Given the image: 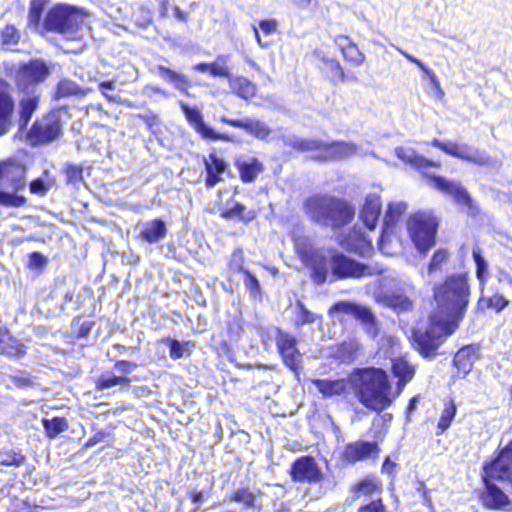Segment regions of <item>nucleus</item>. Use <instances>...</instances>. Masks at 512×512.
I'll return each instance as SVG.
<instances>
[{"mask_svg":"<svg viewBox=\"0 0 512 512\" xmlns=\"http://www.w3.org/2000/svg\"><path fill=\"white\" fill-rule=\"evenodd\" d=\"M26 352L27 347L21 341L14 338L6 328L0 327V355L20 358Z\"/></svg>","mask_w":512,"mask_h":512,"instance_id":"obj_25","label":"nucleus"},{"mask_svg":"<svg viewBox=\"0 0 512 512\" xmlns=\"http://www.w3.org/2000/svg\"><path fill=\"white\" fill-rule=\"evenodd\" d=\"M303 209L312 221L333 228L349 224L355 215L354 207L347 201L327 195L308 198Z\"/></svg>","mask_w":512,"mask_h":512,"instance_id":"obj_4","label":"nucleus"},{"mask_svg":"<svg viewBox=\"0 0 512 512\" xmlns=\"http://www.w3.org/2000/svg\"><path fill=\"white\" fill-rule=\"evenodd\" d=\"M135 367L134 363L125 360H120L115 364V369L123 374L131 373Z\"/></svg>","mask_w":512,"mask_h":512,"instance_id":"obj_63","label":"nucleus"},{"mask_svg":"<svg viewBox=\"0 0 512 512\" xmlns=\"http://www.w3.org/2000/svg\"><path fill=\"white\" fill-rule=\"evenodd\" d=\"M469 285L466 274H454L446 278L443 284L434 287L436 309L444 321L458 326L469 303Z\"/></svg>","mask_w":512,"mask_h":512,"instance_id":"obj_3","label":"nucleus"},{"mask_svg":"<svg viewBox=\"0 0 512 512\" xmlns=\"http://www.w3.org/2000/svg\"><path fill=\"white\" fill-rule=\"evenodd\" d=\"M381 208L382 203L378 194L372 193L366 196L360 212V218L369 230L375 229L381 213Z\"/></svg>","mask_w":512,"mask_h":512,"instance_id":"obj_21","label":"nucleus"},{"mask_svg":"<svg viewBox=\"0 0 512 512\" xmlns=\"http://www.w3.org/2000/svg\"><path fill=\"white\" fill-rule=\"evenodd\" d=\"M19 39L20 33L13 25H6L1 32V43L7 48L18 44Z\"/></svg>","mask_w":512,"mask_h":512,"instance_id":"obj_49","label":"nucleus"},{"mask_svg":"<svg viewBox=\"0 0 512 512\" xmlns=\"http://www.w3.org/2000/svg\"><path fill=\"white\" fill-rule=\"evenodd\" d=\"M55 183V176L49 170H44L38 178L31 181L29 184V190L32 194L44 196L50 191Z\"/></svg>","mask_w":512,"mask_h":512,"instance_id":"obj_36","label":"nucleus"},{"mask_svg":"<svg viewBox=\"0 0 512 512\" xmlns=\"http://www.w3.org/2000/svg\"><path fill=\"white\" fill-rule=\"evenodd\" d=\"M261 492L259 490H251L249 488H241L235 491L232 500L243 504L246 508L260 509L259 499Z\"/></svg>","mask_w":512,"mask_h":512,"instance_id":"obj_39","label":"nucleus"},{"mask_svg":"<svg viewBox=\"0 0 512 512\" xmlns=\"http://www.w3.org/2000/svg\"><path fill=\"white\" fill-rule=\"evenodd\" d=\"M24 456L20 453H6L0 455V464L5 466H20Z\"/></svg>","mask_w":512,"mask_h":512,"instance_id":"obj_57","label":"nucleus"},{"mask_svg":"<svg viewBox=\"0 0 512 512\" xmlns=\"http://www.w3.org/2000/svg\"><path fill=\"white\" fill-rule=\"evenodd\" d=\"M14 101L6 87L0 82V136L6 134L12 126Z\"/></svg>","mask_w":512,"mask_h":512,"instance_id":"obj_24","label":"nucleus"},{"mask_svg":"<svg viewBox=\"0 0 512 512\" xmlns=\"http://www.w3.org/2000/svg\"><path fill=\"white\" fill-rule=\"evenodd\" d=\"M392 369L395 377L399 378L397 383L398 393L396 394L398 396L406 383L413 378L415 369L404 358L395 359L393 361Z\"/></svg>","mask_w":512,"mask_h":512,"instance_id":"obj_34","label":"nucleus"},{"mask_svg":"<svg viewBox=\"0 0 512 512\" xmlns=\"http://www.w3.org/2000/svg\"><path fill=\"white\" fill-rule=\"evenodd\" d=\"M332 317H338L339 314L351 315L360 320L367 326L368 332L373 336L377 333L376 319L371 309L349 301H340L335 303L329 310Z\"/></svg>","mask_w":512,"mask_h":512,"instance_id":"obj_11","label":"nucleus"},{"mask_svg":"<svg viewBox=\"0 0 512 512\" xmlns=\"http://www.w3.org/2000/svg\"><path fill=\"white\" fill-rule=\"evenodd\" d=\"M472 257L476 266V277L479 281L481 291H484V286L487 282L489 276V266L488 262L482 255V250L480 247L475 246L472 250Z\"/></svg>","mask_w":512,"mask_h":512,"instance_id":"obj_40","label":"nucleus"},{"mask_svg":"<svg viewBox=\"0 0 512 512\" xmlns=\"http://www.w3.org/2000/svg\"><path fill=\"white\" fill-rule=\"evenodd\" d=\"M335 43L341 50L345 60L351 62L355 66H359L364 62V54L359 50L356 44L351 42L349 37L339 35L335 38Z\"/></svg>","mask_w":512,"mask_h":512,"instance_id":"obj_30","label":"nucleus"},{"mask_svg":"<svg viewBox=\"0 0 512 512\" xmlns=\"http://www.w3.org/2000/svg\"><path fill=\"white\" fill-rule=\"evenodd\" d=\"M293 147L303 152H315L316 160H342L358 153V146L353 142L335 141L325 143L317 139H299L294 141Z\"/></svg>","mask_w":512,"mask_h":512,"instance_id":"obj_7","label":"nucleus"},{"mask_svg":"<svg viewBox=\"0 0 512 512\" xmlns=\"http://www.w3.org/2000/svg\"><path fill=\"white\" fill-rule=\"evenodd\" d=\"M62 133V124L58 112H50L34 122L27 133V140L32 146L48 144Z\"/></svg>","mask_w":512,"mask_h":512,"instance_id":"obj_9","label":"nucleus"},{"mask_svg":"<svg viewBox=\"0 0 512 512\" xmlns=\"http://www.w3.org/2000/svg\"><path fill=\"white\" fill-rule=\"evenodd\" d=\"M10 187H0V204L8 207H22L26 203L24 196L18 195Z\"/></svg>","mask_w":512,"mask_h":512,"instance_id":"obj_44","label":"nucleus"},{"mask_svg":"<svg viewBox=\"0 0 512 512\" xmlns=\"http://www.w3.org/2000/svg\"><path fill=\"white\" fill-rule=\"evenodd\" d=\"M229 55H218L216 60L210 63V75L230 79V71L227 67Z\"/></svg>","mask_w":512,"mask_h":512,"instance_id":"obj_47","label":"nucleus"},{"mask_svg":"<svg viewBox=\"0 0 512 512\" xmlns=\"http://www.w3.org/2000/svg\"><path fill=\"white\" fill-rule=\"evenodd\" d=\"M296 307L299 310L298 321H297L298 325H305V324H308V323H314L316 321V318H317L316 314H314L311 311H309L305 307L303 302L297 301Z\"/></svg>","mask_w":512,"mask_h":512,"instance_id":"obj_53","label":"nucleus"},{"mask_svg":"<svg viewBox=\"0 0 512 512\" xmlns=\"http://www.w3.org/2000/svg\"><path fill=\"white\" fill-rule=\"evenodd\" d=\"M221 216L225 219H239L243 223H249L256 218L254 210H248L243 204L234 200H228L220 208Z\"/></svg>","mask_w":512,"mask_h":512,"instance_id":"obj_27","label":"nucleus"},{"mask_svg":"<svg viewBox=\"0 0 512 512\" xmlns=\"http://www.w3.org/2000/svg\"><path fill=\"white\" fill-rule=\"evenodd\" d=\"M396 156L404 163L409 164L417 169L425 170L428 167H439V162H433L425 157L418 155L412 148L397 147L395 149Z\"/></svg>","mask_w":512,"mask_h":512,"instance_id":"obj_28","label":"nucleus"},{"mask_svg":"<svg viewBox=\"0 0 512 512\" xmlns=\"http://www.w3.org/2000/svg\"><path fill=\"white\" fill-rule=\"evenodd\" d=\"M48 0H32L28 12V25L40 34H44L42 29V14Z\"/></svg>","mask_w":512,"mask_h":512,"instance_id":"obj_37","label":"nucleus"},{"mask_svg":"<svg viewBox=\"0 0 512 512\" xmlns=\"http://www.w3.org/2000/svg\"><path fill=\"white\" fill-rule=\"evenodd\" d=\"M358 512H386L385 506L380 498L372 500L369 503L361 506Z\"/></svg>","mask_w":512,"mask_h":512,"instance_id":"obj_59","label":"nucleus"},{"mask_svg":"<svg viewBox=\"0 0 512 512\" xmlns=\"http://www.w3.org/2000/svg\"><path fill=\"white\" fill-rule=\"evenodd\" d=\"M235 165L243 182H253L263 171V164L255 157L243 155L236 159Z\"/></svg>","mask_w":512,"mask_h":512,"instance_id":"obj_23","label":"nucleus"},{"mask_svg":"<svg viewBox=\"0 0 512 512\" xmlns=\"http://www.w3.org/2000/svg\"><path fill=\"white\" fill-rule=\"evenodd\" d=\"M407 228L412 242L420 253H426L434 244L438 221L431 213L417 212L408 222Z\"/></svg>","mask_w":512,"mask_h":512,"instance_id":"obj_8","label":"nucleus"},{"mask_svg":"<svg viewBox=\"0 0 512 512\" xmlns=\"http://www.w3.org/2000/svg\"><path fill=\"white\" fill-rule=\"evenodd\" d=\"M474 360L473 349L471 347H464L455 354L453 361L460 372L467 374L470 372Z\"/></svg>","mask_w":512,"mask_h":512,"instance_id":"obj_42","label":"nucleus"},{"mask_svg":"<svg viewBox=\"0 0 512 512\" xmlns=\"http://www.w3.org/2000/svg\"><path fill=\"white\" fill-rule=\"evenodd\" d=\"M85 16L81 8L68 4H56L46 13L42 29L44 33L54 32L66 40H76L79 38Z\"/></svg>","mask_w":512,"mask_h":512,"instance_id":"obj_5","label":"nucleus"},{"mask_svg":"<svg viewBox=\"0 0 512 512\" xmlns=\"http://www.w3.org/2000/svg\"><path fill=\"white\" fill-rule=\"evenodd\" d=\"M180 107L184 113L189 124L195 129V131L207 140H223L229 141L230 137L226 134H220L214 131V129L208 126L204 120L201 111L196 107H190L184 102H180Z\"/></svg>","mask_w":512,"mask_h":512,"instance_id":"obj_15","label":"nucleus"},{"mask_svg":"<svg viewBox=\"0 0 512 512\" xmlns=\"http://www.w3.org/2000/svg\"><path fill=\"white\" fill-rule=\"evenodd\" d=\"M496 278L499 283H506L512 288V275L504 269H498Z\"/></svg>","mask_w":512,"mask_h":512,"instance_id":"obj_64","label":"nucleus"},{"mask_svg":"<svg viewBox=\"0 0 512 512\" xmlns=\"http://www.w3.org/2000/svg\"><path fill=\"white\" fill-rule=\"evenodd\" d=\"M407 209V204L403 201L391 202L385 212L383 219L382 233L379 239L380 249H384V243L390 241V236L395 233V228L401 216Z\"/></svg>","mask_w":512,"mask_h":512,"instance_id":"obj_18","label":"nucleus"},{"mask_svg":"<svg viewBox=\"0 0 512 512\" xmlns=\"http://www.w3.org/2000/svg\"><path fill=\"white\" fill-rule=\"evenodd\" d=\"M83 170L81 167L69 164L66 168L67 182L72 185H78L83 180Z\"/></svg>","mask_w":512,"mask_h":512,"instance_id":"obj_54","label":"nucleus"},{"mask_svg":"<svg viewBox=\"0 0 512 512\" xmlns=\"http://www.w3.org/2000/svg\"><path fill=\"white\" fill-rule=\"evenodd\" d=\"M163 343H167L170 348V357L174 360L182 358L187 352L188 342L181 343L178 340L166 338L162 340Z\"/></svg>","mask_w":512,"mask_h":512,"instance_id":"obj_50","label":"nucleus"},{"mask_svg":"<svg viewBox=\"0 0 512 512\" xmlns=\"http://www.w3.org/2000/svg\"><path fill=\"white\" fill-rule=\"evenodd\" d=\"M431 184L442 193L451 196L454 201L460 205L469 207L471 204V197L467 190L457 180H449L442 176H436L423 172Z\"/></svg>","mask_w":512,"mask_h":512,"instance_id":"obj_14","label":"nucleus"},{"mask_svg":"<svg viewBox=\"0 0 512 512\" xmlns=\"http://www.w3.org/2000/svg\"><path fill=\"white\" fill-rule=\"evenodd\" d=\"M324 397L339 396L347 392L349 383L345 379H315L312 381Z\"/></svg>","mask_w":512,"mask_h":512,"instance_id":"obj_31","label":"nucleus"},{"mask_svg":"<svg viewBox=\"0 0 512 512\" xmlns=\"http://www.w3.org/2000/svg\"><path fill=\"white\" fill-rule=\"evenodd\" d=\"M431 145L441 149L450 156L479 166H493L495 164V161L484 150L474 148L465 143L442 142L439 139H433Z\"/></svg>","mask_w":512,"mask_h":512,"instance_id":"obj_10","label":"nucleus"},{"mask_svg":"<svg viewBox=\"0 0 512 512\" xmlns=\"http://www.w3.org/2000/svg\"><path fill=\"white\" fill-rule=\"evenodd\" d=\"M229 84L234 92L243 99L252 98L256 93V86L245 77L230 78Z\"/></svg>","mask_w":512,"mask_h":512,"instance_id":"obj_41","label":"nucleus"},{"mask_svg":"<svg viewBox=\"0 0 512 512\" xmlns=\"http://www.w3.org/2000/svg\"><path fill=\"white\" fill-rule=\"evenodd\" d=\"M276 343L285 365L291 370L297 371L300 367L301 354L296 348L297 341L295 337L288 333L279 331Z\"/></svg>","mask_w":512,"mask_h":512,"instance_id":"obj_17","label":"nucleus"},{"mask_svg":"<svg viewBox=\"0 0 512 512\" xmlns=\"http://www.w3.org/2000/svg\"><path fill=\"white\" fill-rule=\"evenodd\" d=\"M399 53H401L407 60L410 62L416 64L427 76L430 77V79L434 82L436 81L435 73L428 68L421 60L414 57L413 55L407 53L406 51L402 50L401 48H396Z\"/></svg>","mask_w":512,"mask_h":512,"instance_id":"obj_55","label":"nucleus"},{"mask_svg":"<svg viewBox=\"0 0 512 512\" xmlns=\"http://www.w3.org/2000/svg\"><path fill=\"white\" fill-rule=\"evenodd\" d=\"M47 258L40 252H32L29 255L28 267L31 269H42L47 264Z\"/></svg>","mask_w":512,"mask_h":512,"instance_id":"obj_58","label":"nucleus"},{"mask_svg":"<svg viewBox=\"0 0 512 512\" xmlns=\"http://www.w3.org/2000/svg\"><path fill=\"white\" fill-rule=\"evenodd\" d=\"M220 121L232 127L241 128L248 134L261 140L267 139L272 132L271 128L264 122L249 117L243 119H229L222 116Z\"/></svg>","mask_w":512,"mask_h":512,"instance_id":"obj_19","label":"nucleus"},{"mask_svg":"<svg viewBox=\"0 0 512 512\" xmlns=\"http://www.w3.org/2000/svg\"><path fill=\"white\" fill-rule=\"evenodd\" d=\"M457 327L444 321L438 314L430 315V325L424 330L413 332V341L416 349L425 357H433L444 340L451 335Z\"/></svg>","mask_w":512,"mask_h":512,"instance_id":"obj_6","label":"nucleus"},{"mask_svg":"<svg viewBox=\"0 0 512 512\" xmlns=\"http://www.w3.org/2000/svg\"><path fill=\"white\" fill-rule=\"evenodd\" d=\"M39 97L35 93L27 94L20 101V120L19 125L20 128H24L27 126L30 121L34 111L38 106Z\"/></svg>","mask_w":512,"mask_h":512,"instance_id":"obj_38","label":"nucleus"},{"mask_svg":"<svg viewBox=\"0 0 512 512\" xmlns=\"http://www.w3.org/2000/svg\"><path fill=\"white\" fill-rule=\"evenodd\" d=\"M342 246L354 253L365 255L372 249L371 240L361 231V229L354 228L349 234L341 241Z\"/></svg>","mask_w":512,"mask_h":512,"instance_id":"obj_26","label":"nucleus"},{"mask_svg":"<svg viewBox=\"0 0 512 512\" xmlns=\"http://www.w3.org/2000/svg\"><path fill=\"white\" fill-rule=\"evenodd\" d=\"M244 274H245L244 283H245L246 287L251 292H257L260 288V284H259V281L257 280V278L254 275H252L251 273H249L248 271H245Z\"/></svg>","mask_w":512,"mask_h":512,"instance_id":"obj_61","label":"nucleus"},{"mask_svg":"<svg viewBox=\"0 0 512 512\" xmlns=\"http://www.w3.org/2000/svg\"><path fill=\"white\" fill-rule=\"evenodd\" d=\"M205 168L207 172L205 184L208 188H212L222 180L220 175L226 170L227 164L223 159L212 153L208 159H205Z\"/></svg>","mask_w":512,"mask_h":512,"instance_id":"obj_29","label":"nucleus"},{"mask_svg":"<svg viewBox=\"0 0 512 512\" xmlns=\"http://www.w3.org/2000/svg\"><path fill=\"white\" fill-rule=\"evenodd\" d=\"M349 382L359 402L376 412L390 407L397 397L387 373L380 368L359 369L351 374Z\"/></svg>","mask_w":512,"mask_h":512,"instance_id":"obj_2","label":"nucleus"},{"mask_svg":"<svg viewBox=\"0 0 512 512\" xmlns=\"http://www.w3.org/2000/svg\"><path fill=\"white\" fill-rule=\"evenodd\" d=\"M157 73L160 78L171 83L178 91L188 95V88L191 87V80L188 76L162 65L157 66Z\"/></svg>","mask_w":512,"mask_h":512,"instance_id":"obj_32","label":"nucleus"},{"mask_svg":"<svg viewBox=\"0 0 512 512\" xmlns=\"http://www.w3.org/2000/svg\"><path fill=\"white\" fill-rule=\"evenodd\" d=\"M449 253L445 249L437 250L428 265V273L432 274L438 270H441L442 264L448 260Z\"/></svg>","mask_w":512,"mask_h":512,"instance_id":"obj_51","label":"nucleus"},{"mask_svg":"<svg viewBox=\"0 0 512 512\" xmlns=\"http://www.w3.org/2000/svg\"><path fill=\"white\" fill-rule=\"evenodd\" d=\"M26 169L19 163H0V187H10L13 191L25 188Z\"/></svg>","mask_w":512,"mask_h":512,"instance_id":"obj_16","label":"nucleus"},{"mask_svg":"<svg viewBox=\"0 0 512 512\" xmlns=\"http://www.w3.org/2000/svg\"><path fill=\"white\" fill-rule=\"evenodd\" d=\"M42 423L47 437L51 439L68 429V422L63 417H54L50 420L43 419Z\"/></svg>","mask_w":512,"mask_h":512,"instance_id":"obj_43","label":"nucleus"},{"mask_svg":"<svg viewBox=\"0 0 512 512\" xmlns=\"http://www.w3.org/2000/svg\"><path fill=\"white\" fill-rule=\"evenodd\" d=\"M50 74L49 66L41 60H31L22 65L16 73V83L19 89L26 90L43 82Z\"/></svg>","mask_w":512,"mask_h":512,"instance_id":"obj_12","label":"nucleus"},{"mask_svg":"<svg viewBox=\"0 0 512 512\" xmlns=\"http://www.w3.org/2000/svg\"><path fill=\"white\" fill-rule=\"evenodd\" d=\"M259 28L266 35L274 33L277 29V22L275 20H262L259 23Z\"/></svg>","mask_w":512,"mask_h":512,"instance_id":"obj_62","label":"nucleus"},{"mask_svg":"<svg viewBox=\"0 0 512 512\" xmlns=\"http://www.w3.org/2000/svg\"><path fill=\"white\" fill-rule=\"evenodd\" d=\"M141 239L148 243H158L167 235V227L163 220L153 219L138 225Z\"/></svg>","mask_w":512,"mask_h":512,"instance_id":"obj_22","label":"nucleus"},{"mask_svg":"<svg viewBox=\"0 0 512 512\" xmlns=\"http://www.w3.org/2000/svg\"><path fill=\"white\" fill-rule=\"evenodd\" d=\"M93 89L89 87H81L75 81L69 79L61 80L57 85V97H85Z\"/></svg>","mask_w":512,"mask_h":512,"instance_id":"obj_35","label":"nucleus"},{"mask_svg":"<svg viewBox=\"0 0 512 512\" xmlns=\"http://www.w3.org/2000/svg\"><path fill=\"white\" fill-rule=\"evenodd\" d=\"M311 277L321 285L347 279H359L382 273V269L362 264L353 258L337 251H318L311 258Z\"/></svg>","mask_w":512,"mask_h":512,"instance_id":"obj_1","label":"nucleus"},{"mask_svg":"<svg viewBox=\"0 0 512 512\" xmlns=\"http://www.w3.org/2000/svg\"><path fill=\"white\" fill-rule=\"evenodd\" d=\"M130 379L123 376H116L112 374H102L96 381V388L98 390L109 389L117 385H128Z\"/></svg>","mask_w":512,"mask_h":512,"instance_id":"obj_46","label":"nucleus"},{"mask_svg":"<svg viewBox=\"0 0 512 512\" xmlns=\"http://www.w3.org/2000/svg\"><path fill=\"white\" fill-rule=\"evenodd\" d=\"M327 64H328L329 68L331 69L334 77H336L340 81L345 80V73H344L338 60L329 59V60H327Z\"/></svg>","mask_w":512,"mask_h":512,"instance_id":"obj_60","label":"nucleus"},{"mask_svg":"<svg viewBox=\"0 0 512 512\" xmlns=\"http://www.w3.org/2000/svg\"><path fill=\"white\" fill-rule=\"evenodd\" d=\"M290 475L294 482L317 484L323 480V473L310 456L298 458L291 466Z\"/></svg>","mask_w":512,"mask_h":512,"instance_id":"obj_13","label":"nucleus"},{"mask_svg":"<svg viewBox=\"0 0 512 512\" xmlns=\"http://www.w3.org/2000/svg\"><path fill=\"white\" fill-rule=\"evenodd\" d=\"M379 449L375 442L356 441L346 445L343 451V460L349 464L375 457Z\"/></svg>","mask_w":512,"mask_h":512,"instance_id":"obj_20","label":"nucleus"},{"mask_svg":"<svg viewBox=\"0 0 512 512\" xmlns=\"http://www.w3.org/2000/svg\"><path fill=\"white\" fill-rule=\"evenodd\" d=\"M482 294L481 301L484 302L488 308L495 310L497 313L501 312L509 304V301L502 294L497 292L492 295H486L483 291Z\"/></svg>","mask_w":512,"mask_h":512,"instance_id":"obj_48","label":"nucleus"},{"mask_svg":"<svg viewBox=\"0 0 512 512\" xmlns=\"http://www.w3.org/2000/svg\"><path fill=\"white\" fill-rule=\"evenodd\" d=\"M378 489L377 483L373 479H364L355 489V497L372 495Z\"/></svg>","mask_w":512,"mask_h":512,"instance_id":"obj_52","label":"nucleus"},{"mask_svg":"<svg viewBox=\"0 0 512 512\" xmlns=\"http://www.w3.org/2000/svg\"><path fill=\"white\" fill-rule=\"evenodd\" d=\"M116 88V81H103L99 83V89L102 92L103 96L113 103H122V99L119 95H107V90L113 91Z\"/></svg>","mask_w":512,"mask_h":512,"instance_id":"obj_56","label":"nucleus"},{"mask_svg":"<svg viewBox=\"0 0 512 512\" xmlns=\"http://www.w3.org/2000/svg\"><path fill=\"white\" fill-rule=\"evenodd\" d=\"M456 414V406L453 401H449L445 403V407L441 413L437 428V434L440 435L444 433L451 425V422Z\"/></svg>","mask_w":512,"mask_h":512,"instance_id":"obj_45","label":"nucleus"},{"mask_svg":"<svg viewBox=\"0 0 512 512\" xmlns=\"http://www.w3.org/2000/svg\"><path fill=\"white\" fill-rule=\"evenodd\" d=\"M414 294V287L409 286L408 291L405 294L402 293H392L385 294L384 303L386 306L392 308L397 312H406L412 309L413 307V299L411 298Z\"/></svg>","mask_w":512,"mask_h":512,"instance_id":"obj_33","label":"nucleus"}]
</instances>
